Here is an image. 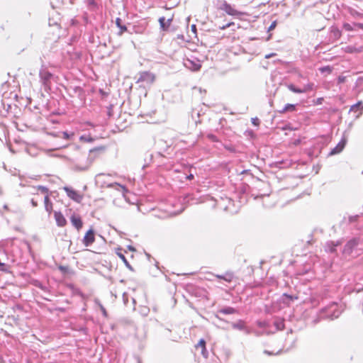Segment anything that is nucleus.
I'll use <instances>...</instances> for the list:
<instances>
[{"label": "nucleus", "mask_w": 363, "mask_h": 363, "mask_svg": "<svg viewBox=\"0 0 363 363\" xmlns=\"http://www.w3.org/2000/svg\"><path fill=\"white\" fill-rule=\"evenodd\" d=\"M341 313L342 310L340 308L337 303L333 302L320 311L318 317L313 320V324H317L320 320L323 319L333 320L337 318Z\"/></svg>", "instance_id": "nucleus-1"}, {"label": "nucleus", "mask_w": 363, "mask_h": 363, "mask_svg": "<svg viewBox=\"0 0 363 363\" xmlns=\"http://www.w3.org/2000/svg\"><path fill=\"white\" fill-rule=\"evenodd\" d=\"M252 120H253V121H252V123H256V121H255V119H252ZM256 120H257V119L256 118Z\"/></svg>", "instance_id": "nucleus-60"}, {"label": "nucleus", "mask_w": 363, "mask_h": 363, "mask_svg": "<svg viewBox=\"0 0 363 363\" xmlns=\"http://www.w3.org/2000/svg\"><path fill=\"white\" fill-rule=\"evenodd\" d=\"M274 325L276 328V330H283L284 328V320L281 319H277L274 321Z\"/></svg>", "instance_id": "nucleus-29"}, {"label": "nucleus", "mask_w": 363, "mask_h": 363, "mask_svg": "<svg viewBox=\"0 0 363 363\" xmlns=\"http://www.w3.org/2000/svg\"><path fill=\"white\" fill-rule=\"evenodd\" d=\"M362 104V102L361 101H359L358 103L352 105L350 108V112H352V111H356L359 106Z\"/></svg>", "instance_id": "nucleus-36"}, {"label": "nucleus", "mask_w": 363, "mask_h": 363, "mask_svg": "<svg viewBox=\"0 0 363 363\" xmlns=\"http://www.w3.org/2000/svg\"><path fill=\"white\" fill-rule=\"evenodd\" d=\"M117 255H118V257L123 260V262H124V264H125V266L130 269V270H133V267L130 264V263L128 262V261L127 260V259L125 258V257L124 256L123 254L121 253V252H117Z\"/></svg>", "instance_id": "nucleus-31"}, {"label": "nucleus", "mask_w": 363, "mask_h": 363, "mask_svg": "<svg viewBox=\"0 0 363 363\" xmlns=\"http://www.w3.org/2000/svg\"><path fill=\"white\" fill-rule=\"evenodd\" d=\"M63 189L67 193V195L69 198L72 199L73 201L80 203L82 201L83 196L79 193H78L77 191L72 189L70 187L65 186Z\"/></svg>", "instance_id": "nucleus-7"}, {"label": "nucleus", "mask_w": 363, "mask_h": 363, "mask_svg": "<svg viewBox=\"0 0 363 363\" xmlns=\"http://www.w3.org/2000/svg\"><path fill=\"white\" fill-rule=\"evenodd\" d=\"M187 178L191 179L194 178V176H193V174H190V175L188 176Z\"/></svg>", "instance_id": "nucleus-54"}, {"label": "nucleus", "mask_w": 363, "mask_h": 363, "mask_svg": "<svg viewBox=\"0 0 363 363\" xmlns=\"http://www.w3.org/2000/svg\"><path fill=\"white\" fill-rule=\"evenodd\" d=\"M330 32L334 38L339 39L342 35L341 31L337 27L332 26L330 28Z\"/></svg>", "instance_id": "nucleus-25"}, {"label": "nucleus", "mask_w": 363, "mask_h": 363, "mask_svg": "<svg viewBox=\"0 0 363 363\" xmlns=\"http://www.w3.org/2000/svg\"><path fill=\"white\" fill-rule=\"evenodd\" d=\"M54 216L56 223L58 226L63 227L66 225L67 220L61 212L55 211Z\"/></svg>", "instance_id": "nucleus-14"}, {"label": "nucleus", "mask_w": 363, "mask_h": 363, "mask_svg": "<svg viewBox=\"0 0 363 363\" xmlns=\"http://www.w3.org/2000/svg\"><path fill=\"white\" fill-rule=\"evenodd\" d=\"M213 276L227 283H230L235 277L234 274L231 272H227L224 274H213Z\"/></svg>", "instance_id": "nucleus-13"}, {"label": "nucleus", "mask_w": 363, "mask_h": 363, "mask_svg": "<svg viewBox=\"0 0 363 363\" xmlns=\"http://www.w3.org/2000/svg\"><path fill=\"white\" fill-rule=\"evenodd\" d=\"M348 52H353L352 48L349 47V48H348Z\"/></svg>", "instance_id": "nucleus-53"}, {"label": "nucleus", "mask_w": 363, "mask_h": 363, "mask_svg": "<svg viewBox=\"0 0 363 363\" xmlns=\"http://www.w3.org/2000/svg\"><path fill=\"white\" fill-rule=\"evenodd\" d=\"M40 82L45 91H48L51 89L52 82L54 75L45 66H42L39 71Z\"/></svg>", "instance_id": "nucleus-3"}, {"label": "nucleus", "mask_w": 363, "mask_h": 363, "mask_svg": "<svg viewBox=\"0 0 363 363\" xmlns=\"http://www.w3.org/2000/svg\"><path fill=\"white\" fill-rule=\"evenodd\" d=\"M225 148L228 150H230V151H231V152L234 151V149L232 147H230V146H228V145H225Z\"/></svg>", "instance_id": "nucleus-48"}, {"label": "nucleus", "mask_w": 363, "mask_h": 363, "mask_svg": "<svg viewBox=\"0 0 363 363\" xmlns=\"http://www.w3.org/2000/svg\"><path fill=\"white\" fill-rule=\"evenodd\" d=\"M346 77L344 76H339L337 77V83L338 84H342L345 82Z\"/></svg>", "instance_id": "nucleus-40"}, {"label": "nucleus", "mask_w": 363, "mask_h": 363, "mask_svg": "<svg viewBox=\"0 0 363 363\" xmlns=\"http://www.w3.org/2000/svg\"><path fill=\"white\" fill-rule=\"evenodd\" d=\"M40 199L38 198H32L30 200V203L33 207H37L38 206V201Z\"/></svg>", "instance_id": "nucleus-38"}, {"label": "nucleus", "mask_w": 363, "mask_h": 363, "mask_svg": "<svg viewBox=\"0 0 363 363\" xmlns=\"http://www.w3.org/2000/svg\"><path fill=\"white\" fill-rule=\"evenodd\" d=\"M233 203L231 199L226 197L225 199L221 198V201H216V205L220 206V208H223L225 210H227L230 207V204Z\"/></svg>", "instance_id": "nucleus-17"}, {"label": "nucleus", "mask_w": 363, "mask_h": 363, "mask_svg": "<svg viewBox=\"0 0 363 363\" xmlns=\"http://www.w3.org/2000/svg\"><path fill=\"white\" fill-rule=\"evenodd\" d=\"M128 249H129L130 250L135 251L134 247H131V246H128Z\"/></svg>", "instance_id": "nucleus-51"}, {"label": "nucleus", "mask_w": 363, "mask_h": 363, "mask_svg": "<svg viewBox=\"0 0 363 363\" xmlns=\"http://www.w3.org/2000/svg\"><path fill=\"white\" fill-rule=\"evenodd\" d=\"M282 297L283 302L286 304H289L291 301L298 299V296L289 295L288 294H284Z\"/></svg>", "instance_id": "nucleus-23"}, {"label": "nucleus", "mask_w": 363, "mask_h": 363, "mask_svg": "<svg viewBox=\"0 0 363 363\" xmlns=\"http://www.w3.org/2000/svg\"><path fill=\"white\" fill-rule=\"evenodd\" d=\"M37 189L40 191L42 194L45 195H49V189L46 186H38Z\"/></svg>", "instance_id": "nucleus-34"}, {"label": "nucleus", "mask_w": 363, "mask_h": 363, "mask_svg": "<svg viewBox=\"0 0 363 363\" xmlns=\"http://www.w3.org/2000/svg\"><path fill=\"white\" fill-rule=\"evenodd\" d=\"M276 25H277V22L276 21H273L272 23V24L270 25V26L269 27V30H273L276 27Z\"/></svg>", "instance_id": "nucleus-43"}, {"label": "nucleus", "mask_w": 363, "mask_h": 363, "mask_svg": "<svg viewBox=\"0 0 363 363\" xmlns=\"http://www.w3.org/2000/svg\"><path fill=\"white\" fill-rule=\"evenodd\" d=\"M207 137L208 139H210L213 142L218 141L217 137L213 134H208Z\"/></svg>", "instance_id": "nucleus-39"}, {"label": "nucleus", "mask_w": 363, "mask_h": 363, "mask_svg": "<svg viewBox=\"0 0 363 363\" xmlns=\"http://www.w3.org/2000/svg\"><path fill=\"white\" fill-rule=\"evenodd\" d=\"M191 30H192L193 32L196 33V26H195V25H192V26H191Z\"/></svg>", "instance_id": "nucleus-49"}, {"label": "nucleus", "mask_w": 363, "mask_h": 363, "mask_svg": "<svg viewBox=\"0 0 363 363\" xmlns=\"http://www.w3.org/2000/svg\"><path fill=\"white\" fill-rule=\"evenodd\" d=\"M287 88L292 92L296 94H302L306 93L308 91H312L314 89V84L308 83L303 86V88H297L293 84H289L286 85Z\"/></svg>", "instance_id": "nucleus-5"}, {"label": "nucleus", "mask_w": 363, "mask_h": 363, "mask_svg": "<svg viewBox=\"0 0 363 363\" xmlns=\"http://www.w3.org/2000/svg\"><path fill=\"white\" fill-rule=\"evenodd\" d=\"M69 1L70 4H74V0H69Z\"/></svg>", "instance_id": "nucleus-58"}, {"label": "nucleus", "mask_w": 363, "mask_h": 363, "mask_svg": "<svg viewBox=\"0 0 363 363\" xmlns=\"http://www.w3.org/2000/svg\"><path fill=\"white\" fill-rule=\"evenodd\" d=\"M341 244L340 242L337 241L336 242L333 241L328 242L325 244V251L330 253H335L336 252V247L339 246Z\"/></svg>", "instance_id": "nucleus-16"}, {"label": "nucleus", "mask_w": 363, "mask_h": 363, "mask_svg": "<svg viewBox=\"0 0 363 363\" xmlns=\"http://www.w3.org/2000/svg\"><path fill=\"white\" fill-rule=\"evenodd\" d=\"M265 354H272V353L270 352H269L268 350H264V352Z\"/></svg>", "instance_id": "nucleus-52"}, {"label": "nucleus", "mask_w": 363, "mask_h": 363, "mask_svg": "<svg viewBox=\"0 0 363 363\" xmlns=\"http://www.w3.org/2000/svg\"><path fill=\"white\" fill-rule=\"evenodd\" d=\"M257 326H258L259 328H268V327H269V322H267V321H266V320H263V321H262V320H258V321L257 322Z\"/></svg>", "instance_id": "nucleus-33"}, {"label": "nucleus", "mask_w": 363, "mask_h": 363, "mask_svg": "<svg viewBox=\"0 0 363 363\" xmlns=\"http://www.w3.org/2000/svg\"><path fill=\"white\" fill-rule=\"evenodd\" d=\"M172 20H173V18H170L167 19V21L166 23L168 25V27H169V26H170V24H171V23H172Z\"/></svg>", "instance_id": "nucleus-47"}, {"label": "nucleus", "mask_w": 363, "mask_h": 363, "mask_svg": "<svg viewBox=\"0 0 363 363\" xmlns=\"http://www.w3.org/2000/svg\"><path fill=\"white\" fill-rule=\"evenodd\" d=\"M184 65L185 67H186L187 69H191L192 71H199L201 67L200 61L197 58H195L194 60H191V59L184 60Z\"/></svg>", "instance_id": "nucleus-6"}, {"label": "nucleus", "mask_w": 363, "mask_h": 363, "mask_svg": "<svg viewBox=\"0 0 363 363\" xmlns=\"http://www.w3.org/2000/svg\"><path fill=\"white\" fill-rule=\"evenodd\" d=\"M80 140H84V141H86V142L92 141V138H91L87 137V136H84V135L81 136L80 137Z\"/></svg>", "instance_id": "nucleus-41"}, {"label": "nucleus", "mask_w": 363, "mask_h": 363, "mask_svg": "<svg viewBox=\"0 0 363 363\" xmlns=\"http://www.w3.org/2000/svg\"><path fill=\"white\" fill-rule=\"evenodd\" d=\"M272 55V54H270V55H266V58H269Z\"/></svg>", "instance_id": "nucleus-57"}, {"label": "nucleus", "mask_w": 363, "mask_h": 363, "mask_svg": "<svg viewBox=\"0 0 363 363\" xmlns=\"http://www.w3.org/2000/svg\"><path fill=\"white\" fill-rule=\"evenodd\" d=\"M4 208L5 210H9V207H8V206H7L6 204H5V205L4 206Z\"/></svg>", "instance_id": "nucleus-55"}, {"label": "nucleus", "mask_w": 363, "mask_h": 363, "mask_svg": "<svg viewBox=\"0 0 363 363\" xmlns=\"http://www.w3.org/2000/svg\"><path fill=\"white\" fill-rule=\"evenodd\" d=\"M232 327H233V328L239 330H242L245 328V323L241 320H239L236 323H233Z\"/></svg>", "instance_id": "nucleus-26"}, {"label": "nucleus", "mask_w": 363, "mask_h": 363, "mask_svg": "<svg viewBox=\"0 0 363 363\" xmlns=\"http://www.w3.org/2000/svg\"><path fill=\"white\" fill-rule=\"evenodd\" d=\"M107 187H108V188H114L116 190H118L119 191H122V192L125 191V186H122V185H121V184H119L118 183H111V184L107 185Z\"/></svg>", "instance_id": "nucleus-27"}, {"label": "nucleus", "mask_w": 363, "mask_h": 363, "mask_svg": "<svg viewBox=\"0 0 363 363\" xmlns=\"http://www.w3.org/2000/svg\"><path fill=\"white\" fill-rule=\"evenodd\" d=\"M321 101H322V99H318V103H319V104H320V103H321Z\"/></svg>", "instance_id": "nucleus-59"}, {"label": "nucleus", "mask_w": 363, "mask_h": 363, "mask_svg": "<svg viewBox=\"0 0 363 363\" xmlns=\"http://www.w3.org/2000/svg\"><path fill=\"white\" fill-rule=\"evenodd\" d=\"M101 309H102L103 314H104L105 316H106V315H107V314H106V309H105L104 308H103V307H102V308H101Z\"/></svg>", "instance_id": "nucleus-50"}, {"label": "nucleus", "mask_w": 363, "mask_h": 363, "mask_svg": "<svg viewBox=\"0 0 363 363\" xmlns=\"http://www.w3.org/2000/svg\"><path fill=\"white\" fill-rule=\"evenodd\" d=\"M93 163L92 157L81 154L79 156L70 160L72 169L74 172H84L89 169Z\"/></svg>", "instance_id": "nucleus-2"}, {"label": "nucleus", "mask_w": 363, "mask_h": 363, "mask_svg": "<svg viewBox=\"0 0 363 363\" xmlns=\"http://www.w3.org/2000/svg\"><path fill=\"white\" fill-rule=\"evenodd\" d=\"M342 26L343 28L347 31L356 30L354 27V23H353L352 24L345 23Z\"/></svg>", "instance_id": "nucleus-32"}, {"label": "nucleus", "mask_w": 363, "mask_h": 363, "mask_svg": "<svg viewBox=\"0 0 363 363\" xmlns=\"http://www.w3.org/2000/svg\"><path fill=\"white\" fill-rule=\"evenodd\" d=\"M5 267L6 265L4 263H0V271H6Z\"/></svg>", "instance_id": "nucleus-45"}, {"label": "nucleus", "mask_w": 363, "mask_h": 363, "mask_svg": "<svg viewBox=\"0 0 363 363\" xmlns=\"http://www.w3.org/2000/svg\"><path fill=\"white\" fill-rule=\"evenodd\" d=\"M252 120H253V121H252V123H256V121H255V119H252ZM256 120H257V119L256 118Z\"/></svg>", "instance_id": "nucleus-61"}, {"label": "nucleus", "mask_w": 363, "mask_h": 363, "mask_svg": "<svg viewBox=\"0 0 363 363\" xmlns=\"http://www.w3.org/2000/svg\"><path fill=\"white\" fill-rule=\"evenodd\" d=\"M58 269L63 274H66L69 271V267L67 266L60 265V266L58 267Z\"/></svg>", "instance_id": "nucleus-37"}, {"label": "nucleus", "mask_w": 363, "mask_h": 363, "mask_svg": "<svg viewBox=\"0 0 363 363\" xmlns=\"http://www.w3.org/2000/svg\"><path fill=\"white\" fill-rule=\"evenodd\" d=\"M196 348L201 347V354L206 358L208 357V353L206 348V341L203 339H201L199 340L198 344L196 345Z\"/></svg>", "instance_id": "nucleus-19"}, {"label": "nucleus", "mask_w": 363, "mask_h": 363, "mask_svg": "<svg viewBox=\"0 0 363 363\" xmlns=\"http://www.w3.org/2000/svg\"><path fill=\"white\" fill-rule=\"evenodd\" d=\"M59 137L65 139V140H71L74 137V133H69L67 131L60 133Z\"/></svg>", "instance_id": "nucleus-28"}, {"label": "nucleus", "mask_w": 363, "mask_h": 363, "mask_svg": "<svg viewBox=\"0 0 363 363\" xmlns=\"http://www.w3.org/2000/svg\"><path fill=\"white\" fill-rule=\"evenodd\" d=\"M44 204L45 211L50 214L52 211V203L50 200L49 195H45L44 197Z\"/></svg>", "instance_id": "nucleus-21"}, {"label": "nucleus", "mask_w": 363, "mask_h": 363, "mask_svg": "<svg viewBox=\"0 0 363 363\" xmlns=\"http://www.w3.org/2000/svg\"><path fill=\"white\" fill-rule=\"evenodd\" d=\"M220 9L224 11L227 14L230 16H240L242 14V12L235 9L230 4L225 1L220 6Z\"/></svg>", "instance_id": "nucleus-9"}, {"label": "nucleus", "mask_w": 363, "mask_h": 363, "mask_svg": "<svg viewBox=\"0 0 363 363\" xmlns=\"http://www.w3.org/2000/svg\"><path fill=\"white\" fill-rule=\"evenodd\" d=\"M319 70L320 71L321 73H325V72L330 73L332 72V68L330 66H325V67H320L319 69Z\"/></svg>", "instance_id": "nucleus-35"}, {"label": "nucleus", "mask_w": 363, "mask_h": 363, "mask_svg": "<svg viewBox=\"0 0 363 363\" xmlns=\"http://www.w3.org/2000/svg\"><path fill=\"white\" fill-rule=\"evenodd\" d=\"M160 26L162 30H167L168 29V25L166 23V19L164 16L159 18Z\"/></svg>", "instance_id": "nucleus-30"}, {"label": "nucleus", "mask_w": 363, "mask_h": 363, "mask_svg": "<svg viewBox=\"0 0 363 363\" xmlns=\"http://www.w3.org/2000/svg\"><path fill=\"white\" fill-rule=\"evenodd\" d=\"M123 301H124L125 304H126L128 299H127V294L125 293H124L123 294Z\"/></svg>", "instance_id": "nucleus-46"}, {"label": "nucleus", "mask_w": 363, "mask_h": 363, "mask_svg": "<svg viewBox=\"0 0 363 363\" xmlns=\"http://www.w3.org/2000/svg\"><path fill=\"white\" fill-rule=\"evenodd\" d=\"M116 25L120 29L118 33V35H122L124 32L128 30L127 27L125 25L122 24V20L120 18H116Z\"/></svg>", "instance_id": "nucleus-18"}, {"label": "nucleus", "mask_w": 363, "mask_h": 363, "mask_svg": "<svg viewBox=\"0 0 363 363\" xmlns=\"http://www.w3.org/2000/svg\"><path fill=\"white\" fill-rule=\"evenodd\" d=\"M89 10L94 11L98 9V4L95 0H84Z\"/></svg>", "instance_id": "nucleus-22"}, {"label": "nucleus", "mask_w": 363, "mask_h": 363, "mask_svg": "<svg viewBox=\"0 0 363 363\" xmlns=\"http://www.w3.org/2000/svg\"><path fill=\"white\" fill-rule=\"evenodd\" d=\"M236 312H237V310L235 308H234L233 307H229V306L221 308L219 311L220 313L225 314V315L233 314V313H235Z\"/></svg>", "instance_id": "nucleus-24"}, {"label": "nucleus", "mask_w": 363, "mask_h": 363, "mask_svg": "<svg viewBox=\"0 0 363 363\" xmlns=\"http://www.w3.org/2000/svg\"><path fill=\"white\" fill-rule=\"evenodd\" d=\"M94 232L90 229L84 235L83 238V243L86 247L91 245L94 242Z\"/></svg>", "instance_id": "nucleus-12"}, {"label": "nucleus", "mask_w": 363, "mask_h": 363, "mask_svg": "<svg viewBox=\"0 0 363 363\" xmlns=\"http://www.w3.org/2000/svg\"><path fill=\"white\" fill-rule=\"evenodd\" d=\"M70 221L72 225L77 230H79L80 228H82L83 223L79 216L73 214L70 218Z\"/></svg>", "instance_id": "nucleus-15"}, {"label": "nucleus", "mask_w": 363, "mask_h": 363, "mask_svg": "<svg viewBox=\"0 0 363 363\" xmlns=\"http://www.w3.org/2000/svg\"><path fill=\"white\" fill-rule=\"evenodd\" d=\"M105 149L106 148L104 146H98L96 147L91 149L89 150V155H87V157H92L94 162L100 154L104 152Z\"/></svg>", "instance_id": "nucleus-11"}, {"label": "nucleus", "mask_w": 363, "mask_h": 363, "mask_svg": "<svg viewBox=\"0 0 363 363\" xmlns=\"http://www.w3.org/2000/svg\"><path fill=\"white\" fill-rule=\"evenodd\" d=\"M346 143V139L345 138H342L341 140L337 144V145L333 149H331L328 155L330 156H332L340 153L345 148Z\"/></svg>", "instance_id": "nucleus-10"}, {"label": "nucleus", "mask_w": 363, "mask_h": 363, "mask_svg": "<svg viewBox=\"0 0 363 363\" xmlns=\"http://www.w3.org/2000/svg\"><path fill=\"white\" fill-rule=\"evenodd\" d=\"M228 24H230V27L231 26H234L235 25L234 22H230V23H228Z\"/></svg>", "instance_id": "nucleus-56"}, {"label": "nucleus", "mask_w": 363, "mask_h": 363, "mask_svg": "<svg viewBox=\"0 0 363 363\" xmlns=\"http://www.w3.org/2000/svg\"><path fill=\"white\" fill-rule=\"evenodd\" d=\"M354 27H355V30H358V29H362L363 30V23H354Z\"/></svg>", "instance_id": "nucleus-42"}, {"label": "nucleus", "mask_w": 363, "mask_h": 363, "mask_svg": "<svg viewBox=\"0 0 363 363\" xmlns=\"http://www.w3.org/2000/svg\"><path fill=\"white\" fill-rule=\"evenodd\" d=\"M229 27H230V24L226 23L225 25L219 26V29H220V30H225L226 28H228Z\"/></svg>", "instance_id": "nucleus-44"}, {"label": "nucleus", "mask_w": 363, "mask_h": 363, "mask_svg": "<svg viewBox=\"0 0 363 363\" xmlns=\"http://www.w3.org/2000/svg\"><path fill=\"white\" fill-rule=\"evenodd\" d=\"M296 110V104H286L284 108L281 110H279L278 112L279 113H284L286 112H294Z\"/></svg>", "instance_id": "nucleus-20"}, {"label": "nucleus", "mask_w": 363, "mask_h": 363, "mask_svg": "<svg viewBox=\"0 0 363 363\" xmlns=\"http://www.w3.org/2000/svg\"><path fill=\"white\" fill-rule=\"evenodd\" d=\"M358 245V240L357 239H352L349 240L343 248V254L347 255H350L353 252L354 250L357 247Z\"/></svg>", "instance_id": "nucleus-8"}, {"label": "nucleus", "mask_w": 363, "mask_h": 363, "mask_svg": "<svg viewBox=\"0 0 363 363\" xmlns=\"http://www.w3.org/2000/svg\"><path fill=\"white\" fill-rule=\"evenodd\" d=\"M155 80V75L148 71L140 72L138 73V78L136 83L140 84V86L144 88L151 86Z\"/></svg>", "instance_id": "nucleus-4"}]
</instances>
